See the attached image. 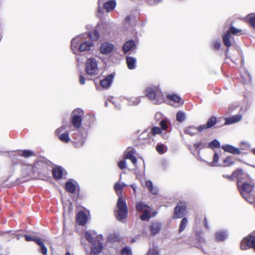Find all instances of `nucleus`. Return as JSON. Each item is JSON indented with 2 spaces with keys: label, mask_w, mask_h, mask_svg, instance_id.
Masks as SVG:
<instances>
[{
  "label": "nucleus",
  "mask_w": 255,
  "mask_h": 255,
  "mask_svg": "<svg viewBox=\"0 0 255 255\" xmlns=\"http://www.w3.org/2000/svg\"><path fill=\"white\" fill-rule=\"evenodd\" d=\"M121 253L123 255L126 254L127 255H132L131 250L129 247H124L121 250Z\"/></svg>",
  "instance_id": "obj_50"
},
{
  "label": "nucleus",
  "mask_w": 255,
  "mask_h": 255,
  "mask_svg": "<svg viewBox=\"0 0 255 255\" xmlns=\"http://www.w3.org/2000/svg\"><path fill=\"white\" fill-rule=\"evenodd\" d=\"M76 220L79 225L84 226L87 221V215L84 212H79L77 215Z\"/></svg>",
  "instance_id": "obj_23"
},
{
  "label": "nucleus",
  "mask_w": 255,
  "mask_h": 255,
  "mask_svg": "<svg viewBox=\"0 0 255 255\" xmlns=\"http://www.w3.org/2000/svg\"><path fill=\"white\" fill-rule=\"evenodd\" d=\"M126 62L128 69L130 70L134 69L136 67V59L132 57H127Z\"/></svg>",
  "instance_id": "obj_33"
},
{
  "label": "nucleus",
  "mask_w": 255,
  "mask_h": 255,
  "mask_svg": "<svg viewBox=\"0 0 255 255\" xmlns=\"http://www.w3.org/2000/svg\"><path fill=\"white\" fill-rule=\"evenodd\" d=\"M231 38V35L227 32H226L222 36L223 44L227 47H230L232 45Z\"/></svg>",
  "instance_id": "obj_31"
},
{
  "label": "nucleus",
  "mask_w": 255,
  "mask_h": 255,
  "mask_svg": "<svg viewBox=\"0 0 255 255\" xmlns=\"http://www.w3.org/2000/svg\"><path fill=\"white\" fill-rule=\"evenodd\" d=\"M253 248L255 251V235L252 233L245 237L241 242V249L243 250Z\"/></svg>",
  "instance_id": "obj_8"
},
{
  "label": "nucleus",
  "mask_w": 255,
  "mask_h": 255,
  "mask_svg": "<svg viewBox=\"0 0 255 255\" xmlns=\"http://www.w3.org/2000/svg\"><path fill=\"white\" fill-rule=\"evenodd\" d=\"M218 123V119L216 117L214 116H212L210 117L207 121L206 124L200 125L198 127H193L192 126V128H194L197 130L199 133H201L204 130H206L207 129L213 128L216 124Z\"/></svg>",
  "instance_id": "obj_9"
},
{
  "label": "nucleus",
  "mask_w": 255,
  "mask_h": 255,
  "mask_svg": "<svg viewBox=\"0 0 255 255\" xmlns=\"http://www.w3.org/2000/svg\"><path fill=\"white\" fill-rule=\"evenodd\" d=\"M208 148L214 150L215 148H218L220 147V142L217 139H214L209 143H207Z\"/></svg>",
  "instance_id": "obj_36"
},
{
  "label": "nucleus",
  "mask_w": 255,
  "mask_h": 255,
  "mask_svg": "<svg viewBox=\"0 0 255 255\" xmlns=\"http://www.w3.org/2000/svg\"><path fill=\"white\" fill-rule=\"evenodd\" d=\"M136 209L138 212H143L144 211L150 210L148 206L143 202H139L135 205Z\"/></svg>",
  "instance_id": "obj_32"
},
{
  "label": "nucleus",
  "mask_w": 255,
  "mask_h": 255,
  "mask_svg": "<svg viewBox=\"0 0 255 255\" xmlns=\"http://www.w3.org/2000/svg\"><path fill=\"white\" fill-rule=\"evenodd\" d=\"M133 153L131 151H128L126 155V158L127 159H130L133 157Z\"/></svg>",
  "instance_id": "obj_57"
},
{
  "label": "nucleus",
  "mask_w": 255,
  "mask_h": 255,
  "mask_svg": "<svg viewBox=\"0 0 255 255\" xmlns=\"http://www.w3.org/2000/svg\"><path fill=\"white\" fill-rule=\"evenodd\" d=\"M114 49V45L109 42H104L100 47V52L103 54L107 55L111 53Z\"/></svg>",
  "instance_id": "obj_14"
},
{
  "label": "nucleus",
  "mask_w": 255,
  "mask_h": 255,
  "mask_svg": "<svg viewBox=\"0 0 255 255\" xmlns=\"http://www.w3.org/2000/svg\"><path fill=\"white\" fill-rule=\"evenodd\" d=\"M103 249V236L99 235L96 237V242L93 243L91 252L94 255H97L102 251Z\"/></svg>",
  "instance_id": "obj_11"
},
{
  "label": "nucleus",
  "mask_w": 255,
  "mask_h": 255,
  "mask_svg": "<svg viewBox=\"0 0 255 255\" xmlns=\"http://www.w3.org/2000/svg\"><path fill=\"white\" fill-rule=\"evenodd\" d=\"M72 133L74 139L73 142L76 148H80L84 144L86 137L87 135V129L83 127L81 128L75 129Z\"/></svg>",
  "instance_id": "obj_5"
},
{
  "label": "nucleus",
  "mask_w": 255,
  "mask_h": 255,
  "mask_svg": "<svg viewBox=\"0 0 255 255\" xmlns=\"http://www.w3.org/2000/svg\"><path fill=\"white\" fill-rule=\"evenodd\" d=\"M166 98L170 101H172L175 103L178 104V105H181L183 104V101L180 96L176 94H171L167 95Z\"/></svg>",
  "instance_id": "obj_26"
},
{
  "label": "nucleus",
  "mask_w": 255,
  "mask_h": 255,
  "mask_svg": "<svg viewBox=\"0 0 255 255\" xmlns=\"http://www.w3.org/2000/svg\"><path fill=\"white\" fill-rule=\"evenodd\" d=\"M147 255H158V253L155 249H149Z\"/></svg>",
  "instance_id": "obj_54"
},
{
  "label": "nucleus",
  "mask_w": 255,
  "mask_h": 255,
  "mask_svg": "<svg viewBox=\"0 0 255 255\" xmlns=\"http://www.w3.org/2000/svg\"><path fill=\"white\" fill-rule=\"evenodd\" d=\"M101 5H102V4H99L98 3V11L99 12V13H102L103 12V7L101 6Z\"/></svg>",
  "instance_id": "obj_59"
},
{
  "label": "nucleus",
  "mask_w": 255,
  "mask_h": 255,
  "mask_svg": "<svg viewBox=\"0 0 255 255\" xmlns=\"http://www.w3.org/2000/svg\"><path fill=\"white\" fill-rule=\"evenodd\" d=\"M86 71L88 75H96L98 73L97 61L95 58H89L86 63Z\"/></svg>",
  "instance_id": "obj_7"
},
{
  "label": "nucleus",
  "mask_w": 255,
  "mask_h": 255,
  "mask_svg": "<svg viewBox=\"0 0 255 255\" xmlns=\"http://www.w3.org/2000/svg\"><path fill=\"white\" fill-rule=\"evenodd\" d=\"M128 104L130 106H136L138 105L141 100L139 97L130 98L128 99Z\"/></svg>",
  "instance_id": "obj_40"
},
{
  "label": "nucleus",
  "mask_w": 255,
  "mask_h": 255,
  "mask_svg": "<svg viewBox=\"0 0 255 255\" xmlns=\"http://www.w3.org/2000/svg\"><path fill=\"white\" fill-rule=\"evenodd\" d=\"M101 26L98 25L96 29H95L93 32L89 33H83V35L85 37H89L92 40H96L99 37L98 30L100 29Z\"/></svg>",
  "instance_id": "obj_22"
},
{
  "label": "nucleus",
  "mask_w": 255,
  "mask_h": 255,
  "mask_svg": "<svg viewBox=\"0 0 255 255\" xmlns=\"http://www.w3.org/2000/svg\"><path fill=\"white\" fill-rule=\"evenodd\" d=\"M221 148L225 151L235 155H239L241 154L242 153L241 151L239 148H237L234 146L233 145L230 144L223 145L221 146Z\"/></svg>",
  "instance_id": "obj_15"
},
{
  "label": "nucleus",
  "mask_w": 255,
  "mask_h": 255,
  "mask_svg": "<svg viewBox=\"0 0 255 255\" xmlns=\"http://www.w3.org/2000/svg\"><path fill=\"white\" fill-rule=\"evenodd\" d=\"M135 47V44L133 40H128L126 42L123 46V50L125 53Z\"/></svg>",
  "instance_id": "obj_28"
},
{
  "label": "nucleus",
  "mask_w": 255,
  "mask_h": 255,
  "mask_svg": "<svg viewBox=\"0 0 255 255\" xmlns=\"http://www.w3.org/2000/svg\"><path fill=\"white\" fill-rule=\"evenodd\" d=\"M229 52V47H227L226 50H225V54L226 58H230V57L228 56V54Z\"/></svg>",
  "instance_id": "obj_64"
},
{
  "label": "nucleus",
  "mask_w": 255,
  "mask_h": 255,
  "mask_svg": "<svg viewBox=\"0 0 255 255\" xmlns=\"http://www.w3.org/2000/svg\"><path fill=\"white\" fill-rule=\"evenodd\" d=\"M36 243L40 248V253L42 254H43V255H47V249L46 247H45L43 241L41 239L36 240Z\"/></svg>",
  "instance_id": "obj_34"
},
{
  "label": "nucleus",
  "mask_w": 255,
  "mask_h": 255,
  "mask_svg": "<svg viewBox=\"0 0 255 255\" xmlns=\"http://www.w3.org/2000/svg\"><path fill=\"white\" fill-rule=\"evenodd\" d=\"M71 123L75 129L81 128L82 123V118L76 115L72 116Z\"/></svg>",
  "instance_id": "obj_25"
},
{
  "label": "nucleus",
  "mask_w": 255,
  "mask_h": 255,
  "mask_svg": "<svg viewBox=\"0 0 255 255\" xmlns=\"http://www.w3.org/2000/svg\"><path fill=\"white\" fill-rule=\"evenodd\" d=\"M187 224H188V220L186 218H185V217L183 218L182 219L181 223L180 224V227H179V233H181L183 230H184V229H185V228L186 227V226L187 225Z\"/></svg>",
  "instance_id": "obj_44"
},
{
  "label": "nucleus",
  "mask_w": 255,
  "mask_h": 255,
  "mask_svg": "<svg viewBox=\"0 0 255 255\" xmlns=\"http://www.w3.org/2000/svg\"><path fill=\"white\" fill-rule=\"evenodd\" d=\"M204 225H205V228L206 229H208L209 228V226L208 225L207 220V219H206V217L204 218Z\"/></svg>",
  "instance_id": "obj_63"
},
{
  "label": "nucleus",
  "mask_w": 255,
  "mask_h": 255,
  "mask_svg": "<svg viewBox=\"0 0 255 255\" xmlns=\"http://www.w3.org/2000/svg\"><path fill=\"white\" fill-rule=\"evenodd\" d=\"M184 132L185 135H181L182 139L186 145L188 147V148L190 149V146L188 144V140L190 139L189 137L191 135V127H188L187 128H185L184 129Z\"/></svg>",
  "instance_id": "obj_20"
},
{
  "label": "nucleus",
  "mask_w": 255,
  "mask_h": 255,
  "mask_svg": "<svg viewBox=\"0 0 255 255\" xmlns=\"http://www.w3.org/2000/svg\"><path fill=\"white\" fill-rule=\"evenodd\" d=\"M245 19L247 22L255 29V13H251L248 14Z\"/></svg>",
  "instance_id": "obj_30"
},
{
  "label": "nucleus",
  "mask_w": 255,
  "mask_h": 255,
  "mask_svg": "<svg viewBox=\"0 0 255 255\" xmlns=\"http://www.w3.org/2000/svg\"><path fill=\"white\" fill-rule=\"evenodd\" d=\"M169 121L167 119H162L160 122V126L163 130H166L168 127Z\"/></svg>",
  "instance_id": "obj_48"
},
{
  "label": "nucleus",
  "mask_w": 255,
  "mask_h": 255,
  "mask_svg": "<svg viewBox=\"0 0 255 255\" xmlns=\"http://www.w3.org/2000/svg\"><path fill=\"white\" fill-rule=\"evenodd\" d=\"M237 185L243 197L246 201H249L246 195L250 194L255 186V183L250 176L247 174V176H244L243 179L237 182Z\"/></svg>",
  "instance_id": "obj_4"
},
{
  "label": "nucleus",
  "mask_w": 255,
  "mask_h": 255,
  "mask_svg": "<svg viewBox=\"0 0 255 255\" xmlns=\"http://www.w3.org/2000/svg\"><path fill=\"white\" fill-rule=\"evenodd\" d=\"M146 96L154 104L158 105L165 101L163 94L158 86H151L145 89Z\"/></svg>",
  "instance_id": "obj_3"
},
{
  "label": "nucleus",
  "mask_w": 255,
  "mask_h": 255,
  "mask_svg": "<svg viewBox=\"0 0 255 255\" xmlns=\"http://www.w3.org/2000/svg\"><path fill=\"white\" fill-rule=\"evenodd\" d=\"M84 113L83 110L80 108H78V109H75L73 111V112L72 113V116L76 115L79 117L82 118L84 116Z\"/></svg>",
  "instance_id": "obj_47"
},
{
  "label": "nucleus",
  "mask_w": 255,
  "mask_h": 255,
  "mask_svg": "<svg viewBox=\"0 0 255 255\" xmlns=\"http://www.w3.org/2000/svg\"><path fill=\"white\" fill-rule=\"evenodd\" d=\"M115 74L112 73L100 81V85L104 89L109 88L112 85Z\"/></svg>",
  "instance_id": "obj_13"
},
{
  "label": "nucleus",
  "mask_w": 255,
  "mask_h": 255,
  "mask_svg": "<svg viewBox=\"0 0 255 255\" xmlns=\"http://www.w3.org/2000/svg\"><path fill=\"white\" fill-rule=\"evenodd\" d=\"M145 186L148 191L152 194L156 195L158 193V190L157 188L153 186V183L150 180L145 181Z\"/></svg>",
  "instance_id": "obj_29"
},
{
  "label": "nucleus",
  "mask_w": 255,
  "mask_h": 255,
  "mask_svg": "<svg viewBox=\"0 0 255 255\" xmlns=\"http://www.w3.org/2000/svg\"><path fill=\"white\" fill-rule=\"evenodd\" d=\"M102 5L107 12H110L115 8L116 2L114 0H109L104 2Z\"/></svg>",
  "instance_id": "obj_24"
},
{
  "label": "nucleus",
  "mask_w": 255,
  "mask_h": 255,
  "mask_svg": "<svg viewBox=\"0 0 255 255\" xmlns=\"http://www.w3.org/2000/svg\"><path fill=\"white\" fill-rule=\"evenodd\" d=\"M246 197H248V200H249V201H247L248 202H249L250 203H253V199L250 196V194H246Z\"/></svg>",
  "instance_id": "obj_60"
},
{
  "label": "nucleus",
  "mask_w": 255,
  "mask_h": 255,
  "mask_svg": "<svg viewBox=\"0 0 255 255\" xmlns=\"http://www.w3.org/2000/svg\"><path fill=\"white\" fill-rule=\"evenodd\" d=\"M80 83L82 85H84L85 83V78L83 76H80L79 79Z\"/></svg>",
  "instance_id": "obj_58"
},
{
  "label": "nucleus",
  "mask_w": 255,
  "mask_h": 255,
  "mask_svg": "<svg viewBox=\"0 0 255 255\" xmlns=\"http://www.w3.org/2000/svg\"><path fill=\"white\" fill-rule=\"evenodd\" d=\"M36 172L35 166L31 164L24 166L22 169L23 174L31 177L34 176Z\"/></svg>",
  "instance_id": "obj_16"
},
{
  "label": "nucleus",
  "mask_w": 255,
  "mask_h": 255,
  "mask_svg": "<svg viewBox=\"0 0 255 255\" xmlns=\"http://www.w3.org/2000/svg\"><path fill=\"white\" fill-rule=\"evenodd\" d=\"M161 133V128L158 127H154L151 130V133L154 135L156 134H160Z\"/></svg>",
  "instance_id": "obj_51"
},
{
  "label": "nucleus",
  "mask_w": 255,
  "mask_h": 255,
  "mask_svg": "<svg viewBox=\"0 0 255 255\" xmlns=\"http://www.w3.org/2000/svg\"><path fill=\"white\" fill-rule=\"evenodd\" d=\"M223 162L225 164L224 166H230L234 164L235 161H233V157L232 156H228L224 159Z\"/></svg>",
  "instance_id": "obj_42"
},
{
  "label": "nucleus",
  "mask_w": 255,
  "mask_h": 255,
  "mask_svg": "<svg viewBox=\"0 0 255 255\" xmlns=\"http://www.w3.org/2000/svg\"><path fill=\"white\" fill-rule=\"evenodd\" d=\"M72 179H69L65 183V189L69 193H73L76 190V185Z\"/></svg>",
  "instance_id": "obj_27"
},
{
  "label": "nucleus",
  "mask_w": 255,
  "mask_h": 255,
  "mask_svg": "<svg viewBox=\"0 0 255 255\" xmlns=\"http://www.w3.org/2000/svg\"><path fill=\"white\" fill-rule=\"evenodd\" d=\"M18 153L20 156H23L25 158L29 157L34 154V152L30 150H19L18 151Z\"/></svg>",
  "instance_id": "obj_38"
},
{
  "label": "nucleus",
  "mask_w": 255,
  "mask_h": 255,
  "mask_svg": "<svg viewBox=\"0 0 255 255\" xmlns=\"http://www.w3.org/2000/svg\"><path fill=\"white\" fill-rule=\"evenodd\" d=\"M58 136L61 141L65 143H68L70 140L69 133L67 132L61 133L58 135Z\"/></svg>",
  "instance_id": "obj_39"
},
{
  "label": "nucleus",
  "mask_w": 255,
  "mask_h": 255,
  "mask_svg": "<svg viewBox=\"0 0 255 255\" xmlns=\"http://www.w3.org/2000/svg\"><path fill=\"white\" fill-rule=\"evenodd\" d=\"M242 119V116L241 115H236L230 117L225 118V125H229L240 121Z\"/></svg>",
  "instance_id": "obj_18"
},
{
  "label": "nucleus",
  "mask_w": 255,
  "mask_h": 255,
  "mask_svg": "<svg viewBox=\"0 0 255 255\" xmlns=\"http://www.w3.org/2000/svg\"><path fill=\"white\" fill-rule=\"evenodd\" d=\"M186 118V114L182 111H178L176 115V120L179 122H183Z\"/></svg>",
  "instance_id": "obj_37"
},
{
  "label": "nucleus",
  "mask_w": 255,
  "mask_h": 255,
  "mask_svg": "<svg viewBox=\"0 0 255 255\" xmlns=\"http://www.w3.org/2000/svg\"><path fill=\"white\" fill-rule=\"evenodd\" d=\"M161 116H162V115H161V114L160 113H157L155 115V118L157 120H159L161 118Z\"/></svg>",
  "instance_id": "obj_61"
},
{
  "label": "nucleus",
  "mask_w": 255,
  "mask_h": 255,
  "mask_svg": "<svg viewBox=\"0 0 255 255\" xmlns=\"http://www.w3.org/2000/svg\"><path fill=\"white\" fill-rule=\"evenodd\" d=\"M194 147L199 150L204 148H208L207 143L205 142H199L194 144Z\"/></svg>",
  "instance_id": "obj_45"
},
{
  "label": "nucleus",
  "mask_w": 255,
  "mask_h": 255,
  "mask_svg": "<svg viewBox=\"0 0 255 255\" xmlns=\"http://www.w3.org/2000/svg\"><path fill=\"white\" fill-rule=\"evenodd\" d=\"M186 213V205L185 203L180 202L175 207L173 218L174 219L181 218Z\"/></svg>",
  "instance_id": "obj_10"
},
{
  "label": "nucleus",
  "mask_w": 255,
  "mask_h": 255,
  "mask_svg": "<svg viewBox=\"0 0 255 255\" xmlns=\"http://www.w3.org/2000/svg\"><path fill=\"white\" fill-rule=\"evenodd\" d=\"M114 189L119 196L117 207L115 210V216L118 221L124 223L128 217V209L126 201L121 196L123 190L121 183H116L114 185Z\"/></svg>",
  "instance_id": "obj_1"
},
{
  "label": "nucleus",
  "mask_w": 255,
  "mask_h": 255,
  "mask_svg": "<svg viewBox=\"0 0 255 255\" xmlns=\"http://www.w3.org/2000/svg\"><path fill=\"white\" fill-rule=\"evenodd\" d=\"M161 226V224L158 221L151 222L149 227L150 233L152 235H155L159 232Z\"/></svg>",
  "instance_id": "obj_17"
},
{
  "label": "nucleus",
  "mask_w": 255,
  "mask_h": 255,
  "mask_svg": "<svg viewBox=\"0 0 255 255\" xmlns=\"http://www.w3.org/2000/svg\"><path fill=\"white\" fill-rule=\"evenodd\" d=\"M150 210L144 211L143 212L142 214L140 216V218L142 221H146L150 218V216L149 215Z\"/></svg>",
  "instance_id": "obj_49"
},
{
  "label": "nucleus",
  "mask_w": 255,
  "mask_h": 255,
  "mask_svg": "<svg viewBox=\"0 0 255 255\" xmlns=\"http://www.w3.org/2000/svg\"><path fill=\"white\" fill-rule=\"evenodd\" d=\"M52 175L55 179H60L63 175V170L59 167L55 168L52 170Z\"/></svg>",
  "instance_id": "obj_35"
},
{
  "label": "nucleus",
  "mask_w": 255,
  "mask_h": 255,
  "mask_svg": "<svg viewBox=\"0 0 255 255\" xmlns=\"http://www.w3.org/2000/svg\"><path fill=\"white\" fill-rule=\"evenodd\" d=\"M228 236L227 231L220 230L215 233V239L217 242H222L226 240Z\"/></svg>",
  "instance_id": "obj_21"
},
{
  "label": "nucleus",
  "mask_w": 255,
  "mask_h": 255,
  "mask_svg": "<svg viewBox=\"0 0 255 255\" xmlns=\"http://www.w3.org/2000/svg\"><path fill=\"white\" fill-rule=\"evenodd\" d=\"M25 240L27 242L29 241H34L36 243V240H40V239L38 237H32L30 236L25 235L24 236Z\"/></svg>",
  "instance_id": "obj_53"
},
{
  "label": "nucleus",
  "mask_w": 255,
  "mask_h": 255,
  "mask_svg": "<svg viewBox=\"0 0 255 255\" xmlns=\"http://www.w3.org/2000/svg\"><path fill=\"white\" fill-rule=\"evenodd\" d=\"M241 29L235 27L232 25V23H231L230 27L226 32H229V34L231 35L232 34L237 35L239 32H241Z\"/></svg>",
  "instance_id": "obj_41"
},
{
  "label": "nucleus",
  "mask_w": 255,
  "mask_h": 255,
  "mask_svg": "<svg viewBox=\"0 0 255 255\" xmlns=\"http://www.w3.org/2000/svg\"><path fill=\"white\" fill-rule=\"evenodd\" d=\"M203 231L200 229L196 231L194 239H192V246L204 252L203 246L205 244V240L203 237Z\"/></svg>",
  "instance_id": "obj_6"
},
{
  "label": "nucleus",
  "mask_w": 255,
  "mask_h": 255,
  "mask_svg": "<svg viewBox=\"0 0 255 255\" xmlns=\"http://www.w3.org/2000/svg\"><path fill=\"white\" fill-rule=\"evenodd\" d=\"M244 176H247V174L244 172L241 168L237 169L231 175L226 176L223 175L224 177H227L230 180H234L235 178H237L238 182L243 179Z\"/></svg>",
  "instance_id": "obj_12"
},
{
  "label": "nucleus",
  "mask_w": 255,
  "mask_h": 255,
  "mask_svg": "<svg viewBox=\"0 0 255 255\" xmlns=\"http://www.w3.org/2000/svg\"><path fill=\"white\" fill-rule=\"evenodd\" d=\"M157 151L159 154H163L167 150L166 146L163 144H157L156 146Z\"/></svg>",
  "instance_id": "obj_43"
},
{
  "label": "nucleus",
  "mask_w": 255,
  "mask_h": 255,
  "mask_svg": "<svg viewBox=\"0 0 255 255\" xmlns=\"http://www.w3.org/2000/svg\"><path fill=\"white\" fill-rule=\"evenodd\" d=\"M221 43L219 41H215L212 43L213 49L218 50L221 48Z\"/></svg>",
  "instance_id": "obj_52"
},
{
  "label": "nucleus",
  "mask_w": 255,
  "mask_h": 255,
  "mask_svg": "<svg viewBox=\"0 0 255 255\" xmlns=\"http://www.w3.org/2000/svg\"><path fill=\"white\" fill-rule=\"evenodd\" d=\"M118 166L121 169H126L127 166L125 160H121L118 163Z\"/></svg>",
  "instance_id": "obj_55"
},
{
  "label": "nucleus",
  "mask_w": 255,
  "mask_h": 255,
  "mask_svg": "<svg viewBox=\"0 0 255 255\" xmlns=\"http://www.w3.org/2000/svg\"><path fill=\"white\" fill-rule=\"evenodd\" d=\"M132 163L135 165L137 162V159L136 158L135 156H133L132 158L130 159Z\"/></svg>",
  "instance_id": "obj_62"
},
{
  "label": "nucleus",
  "mask_w": 255,
  "mask_h": 255,
  "mask_svg": "<svg viewBox=\"0 0 255 255\" xmlns=\"http://www.w3.org/2000/svg\"><path fill=\"white\" fill-rule=\"evenodd\" d=\"M219 160V155L216 151H215L213 156V160L212 162H210L208 164L211 166H217L219 165L217 164V162Z\"/></svg>",
  "instance_id": "obj_46"
},
{
  "label": "nucleus",
  "mask_w": 255,
  "mask_h": 255,
  "mask_svg": "<svg viewBox=\"0 0 255 255\" xmlns=\"http://www.w3.org/2000/svg\"><path fill=\"white\" fill-rule=\"evenodd\" d=\"M65 128V127L64 126H63L61 127L60 128H57L55 131L56 134L58 136L59 134H61V132L64 130Z\"/></svg>",
  "instance_id": "obj_56"
},
{
  "label": "nucleus",
  "mask_w": 255,
  "mask_h": 255,
  "mask_svg": "<svg viewBox=\"0 0 255 255\" xmlns=\"http://www.w3.org/2000/svg\"><path fill=\"white\" fill-rule=\"evenodd\" d=\"M86 37L81 34L73 38L71 40V49L73 53L77 54V52L88 51L93 46V43L87 41Z\"/></svg>",
  "instance_id": "obj_2"
},
{
  "label": "nucleus",
  "mask_w": 255,
  "mask_h": 255,
  "mask_svg": "<svg viewBox=\"0 0 255 255\" xmlns=\"http://www.w3.org/2000/svg\"><path fill=\"white\" fill-rule=\"evenodd\" d=\"M97 233L96 231L93 230H90L85 232L84 233V238L86 240L90 243L93 244L94 241V238L96 239Z\"/></svg>",
  "instance_id": "obj_19"
}]
</instances>
